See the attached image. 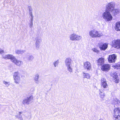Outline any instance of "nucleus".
<instances>
[{"label":"nucleus","mask_w":120,"mask_h":120,"mask_svg":"<svg viewBox=\"0 0 120 120\" xmlns=\"http://www.w3.org/2000/svg\"><path fill=\"white\" fill-rule=\"evenodd\" d=\"M3 57L5 59H10L11 61L16 65L20 66L23 64L22 61L17 60L15 57L12 55H3Z\"/></svg>","instance_id":"1"},{"label":"nucleus","mask_w":120,"mask_h":120,"mask_svg":"<svg viewBox=\"0 0 120 120\" xmlns=\"http://www.w3.org/2000/svg\"><path fill=\"white\" fill-rule=\"evenodd\" d=\"M72 63V60L70 58H67L65 60V64L67 70L70 73L72 72L73 71Z\"/></svg>","instance_id":"2"},{"label":"nucleus","mask_w":120,"mask_h":120,"mask_svg":"<svg viewBox=\"0 0 120 120\" xmlns=\"http://www.w3.org/2000/svg\"><path fill=\"white\" fill-rule=\"evenodd\" d=\"M89 34L90 37L93 38L100 37L103 35L102 33H99L98 31L95 29L90 31L89 32Z\"/></svg>","instance_id":"3"},{"label":"nucleus","mask_w":120,"mask_h":120,"mask_svg":"<svg viewBox=\"0 0 120 120\" xmlns=\"http://www.w3.org/2000/svg\"><path fill=\"white\" fill-rule=\"evenodd\" d=\"M103 18L105 21L109 22L112 20L113 19V17L110 12L106 11L103 13L102 14Z\"/></svg>","instance_id":"4"},{"label":"nucleus","mask_w":120,"mask_h":120,"mask_svg":"<svg viewBox=\"0 0 120 120\" xmlns=\"http://www.w3.org/2000/svg\"><path fill=\"white\" fill-rule=\"evenodd\" d=\"M113 116L115 118V120L116 119L120 120V108H115Z\"/></svg>","instance_id":"5"},{"label":"nucleus","mask_w":120,"mask_h":120,"mask_svg":"<svg viewBox=\"0 0 120 120\" xmlns=\"http://www.w3.org/2000/svg\"><path fill=\"white\" fill-rule=\"evenodd\" d=\"M13 78L14 82L16 84H19L21 80L19 73L18 72H14L13 75Z\"/></svg>","instance_id":"6"},{"label":"nucleus","mask_w":120,"mask_h":120,"mask_svg":"<svg viewBox=\"0 0 120 120\" xmlns=\"http://www.w3.org/2000/svg\"><path fill=\"white\" fill-rule=\"evenodd\" d=\"M115 7V4L114 2H111L108 3L106 6V11L111 12Z\"/></svg>","instance_id":"7"},{"label":"nucleus","mask_w":120,"mask_h":120,"mask_svg":"<svg viewBox=\"0 0 120 120\" xmlns=\"http://www.w3.org/2000/svg\"><path fill=\"white\" fill-rule=\"evenodd\" d=\"M111 45L113 47L117 49H120V39L115 40L113 41Z\"/></svg>","instance_id":"8"},{"label":"nucleus","mask_w":120,"mask_h":120,"mask_svg":"<svg viewBox=\"0 0 120 120\" xmlns=\"http://www.w3.org/2000/svg\"><path fill=\"white\" fill-rule=\"evenodd\" d=\"M33 96H31L29 97H28L27 98L24 99L23 100L22 102V104L24 105H29L30 104V101L33 100Z\"/></svg>","instance_id":"9"},{"label":"nucleus","mask_w":120,"mask_h":120,"mask_svg":"<svg viewBox=\"0 0 120 120\" xmlns=\"http://www.w3.org/2000/svg\"><path fill=\"white\" fill-rule=\"evenodd\" d=\"M101 86L104 88L106 89L107 88L108 85L107 84L106 79L103 78H101Z\"/></svg>","instance_id":"10"},{"label":"nucleus","mask_w":120,"mask_h":120,"mask_svg":"<svg viewBox=\"0 0 120 120\" xmlns=\"http://www.w3.org/2000/svg\"><path fill=\"white\" fill-rule=\"evenodd\" d=\"M111 76L113 78V81H115V83H118L119 82V78L118 77L117 74L116 72L112 74Z\"/></svg>","instance_id":"11"},{"label":"nucleus","mask_w":120,"mask_h":120,"mask_svg":"<svg viewBox=\"0 0 120 120\" xmlns=\"http://www.w3.org/2000/svg\"><path fill=\"white\" fill-rule=\"evenodd\" d=\"M116 57V56L115 54L110 55L108 58V61L110 63L114 62Z\"/></svg>","instance_id":"12"},{"label":"nucleus","mask_w":120,"mask_h":120,"mask_svg":"<svg viewBox=\"0 0 120 120\" xmlns=\"http://www.w3.org/2000/svg\"><path fill=\"white\" fill-rule=\"evenodd\" d=\"M91 65L90 62L87 61L84 63L83 67L85 69L90 70L91 68Z\"/></svg>","instance_id":"13"},{"label":"nucleus","mask_w":120,"mask_h":120,"mask_svg":"<svg viewBox=\"0 0 120 120\" xmlns=\"http://www.w3.org/2000/svg\"><path fill=\"white\" fill-rule=\"evenodd\" d=\"M110 67V66L109 64H105L102 66L101 69L102 71H107L109 70Z\"/></svg>","instance_id":"14"},{"label":"nucleus","mask_w":120,"mask_h":120,"mask_svg":"<svg viewBox=\"0 0 120 120\" xmlns=\"http://www.w3.org/2000/svg\"><path fill=\"white\" fill-rule=\"evenodd\" d=\"M120 10L119 8H114L111 12L112 15L114 16H116L120 12Z\"/></svg>","instance_id":"15"},{"label":"nucleus","mask_w":120,"mask_h":120,"mask_svg":"<svg viewBox=\"0 0 120 120\" xmlns=\"http://www.w3.org/2000/svg\"><path fill=\"white\" fill-rule=\"evenodd\" d=\"M111 103L112 104L116 105H120V100H119L117 98H114L113 100L112 101Z\"/></svg>","instance_id":"16"},{"label":"nucleus","mask_w":120,"mask_h":120,"mask_svg":"<svg viewBox=\"0 0 120 120\" xmlns=\"http://www.w3.org/2000/svg\"><path fill=\"white\" fill-rule=\"evenodd\" d=\"M111 103L112 104L116 105H120V100H119L117 98H114L113 100L112 101Z\"/></svg>","instance_id":"17"},{"label":"nucleus","mask_w":120,"mask_h":120,"mask_svg":"<svg viewBox=\"0 0 120 120\" xmlns=\"http://www.w3.org/2000/svg\"><path fill=\"white\" fill-rule=\"evenodd\" d=\"M39 75L38 74H36L35 75L34 78V82L38 84L40 83V82L39 80Z\"/></svg>","instance_id":"18"},{"label":"nucleus","mask_w":120,"mask_h":120,"mask_svg":"<svg viewBox=\"0 0 120 120\" xmlns=\"http://www.w3.org/2000/svg\"><path fill=\"white\" fill-rule=\"evenodd\" d=\"M108 47V44L105 43L99 46V48L101 50H105Z\"/></svg>","instance_id":"19"},{"label":"nucleus","mask_w":120,"mask_h":120,"mask_svg":"<svg viewBox=\"0 0 120 120\" xmlns=\"http://www.w3.org/2000/svg\"><path fill=\"white\" fill-rule=\"evenodd\" d=\"M82 76L83 78H86L87 79H90L91 76L90 74L87 73H85L83 72L82 73Z\"/></svg>","instance_id":"20"},{"label":"nucleus","mask_w":120,"mask_h":120,"mask_svg":"<svg viewBox=\"0 0 120 120\" xmlns=\"http://www.w3.org/2000/svg\"><path fill=\"white\" fill-rule=\"evenodd\" d=\"M104 59L103 58H99L97 61V63L98 65H102L104 64Z\"/></svg>","instance_id":"21"},{"label":"nucleus","mask_w":120,"mask_h":120,"mask_svg":"<svg viewBox=\"0 0 120 120\" xmlns=\"http://www.w3.org/2000/svg\"><path fill=\"white\" fill-rule=\"evenodd\" d=\"M115 29L116 31H120V22H118L116 23Z\"/></svg>","instance_id":"22"},{"label":"nucleus","mask_w":120,"mask_h":120,"mask_svg":"<svg viewBox=\"0 0 120 120\" xmlns=\"http://www.w3.org/2000/svg\"><path fill=\"white\" fill-rule=\"evenodd\" d=\"M82 37L75 34V41H79L82 39Z\"/></svg>","instance_id":"23"},{"label":"nucleus","mask_w":120,"mask_h":120,"mask_svg":"<svg viewBox=\"0 0 120 120\" xmlns=\"http://www.w3.org/2000/svg\"><path fill=\"white\" fill-rule=\"evenodd\" d=\"M75 33H73L71 34L69 36V39L71 41H75Z\"/></svg>","instance_id":"24"},{"label":"nucleus","mask_w":120,"mask_h":120,"mask_svg":"<svg viewBox=\"0 0 120 120\" xmlns=\"http://www.w3.org/2000/svg\"><path fill=\"white\" fill-rule=\"evenodd\" d=\"M22 112H19L18 114L15 116V117L20 120H23V118L22 117V116L21 115Z\"/></svg>","instance_id":"25"},{"label":"nucleus","mask_w":120,"mask_h":120,"mask_svg":"<svg viewBox=\"0 0 120 120\" xmlns=\"http://www.w3.org/2000/svg\"><path fill=\"white\" fill-rule=\"evenodd\" d=\"M25 51L24 50H17L15 51V53L18 54H22L24 53Z\"/></svg>","instance_id":"26"},{"label":"nucleus","mask_w":120,"mask_h":120,"mask_svg":"<svg viewBox=\"0 0 120 120\" xmlns=\"http://www.w3.org/2000/svg\"><path fill=\"white\" fill-rule=\"evenodd\" d=\"M28 8L29 10V14L31 17H34L32 12L33 10L32 8L30 6H29L28 7Z\"/></svg>","instance_id":"27"},{"label":"nucleus","mask_w":120,"mask_h":120,"mask_svg":"<svg viewBox=\"0 0 120 120\" xmlns=\"http://www.w3.org/2000/svg\"><path fill=\"white\" fill-rule=\"evenodd\" d=\"M100 92L99 93V94L100 97L102 99H103L105 95V93L102 92H101L100 90H99Z\"/></svg>","instance_id":"28"},{"label":"nucleus","mask_w":120,"mask_h":120,"mask_svg":"<svg viewBox=\"0 0 120 120\" xmlns=\"http://www.w3.org/2000/svg\"><path fill=\"white\" fill-rule=\"evenodd\" d=\"M34 17H31L30 20V23H29V27L31 28L33 26V21Z\"/></svg>","instance_id":"29"},{"label":"nucleus","mask_w":120,"mask_h":120,"mask_svg":"<svg viewBox=\"0 0 120 120\" xmlns=\"http://www.w3.org/2000/svg\"><path fill=\"white\" fill-rule=\"evenodd\" d=\"M41 41V39L40 38H36V41L35 43L40 44Z\"/></svg>","instance_id":"30"},{"label":"nucleus","mask_w":120,"mask_h":120,"mask_svg":"<svg viewBox=\"0 0 120 120\" xmlns=\"http://www.w3.org/2000/svg\"><path fill=\"white\" fill-rule=\"evenodd\" d=\"M27 59L29 61L32 60L34 58L33 56L32 55L28 56H27Z\"/></svg>","instance_id":"31"},{"label":"nucleus","mask_w":120,"mask_h":120,"mask_svg":"<svg viewBox=\"0 0 120 120\" xmlns=\"http://www.w3.org/2000/svg\"><path fill=\"white\" fill-rule=\"evenodd\" d=\"M59 62L58 60H57L53 62V64L55 67H56L58 65Z\"/></svg>","instance_id":"32"},{"label":"nucleus","mask_w":120,"mask_h":120,"mask_svg":"<svg viewBox=\"0 0 120 120\" xmlns=\"http://www.w3.org/2000/svg\"><path fill=\"white\" fill-rule=\"evenodd\" d=\"M3 83L7 87H8L10 85V83L9 82H7L4 81H3Z\"/></svg>","instance_id":"33"},{"label":"nucleus","mask_w":120,"mask_h":120,"mask_svg":"<svg viewBox=\"0 0 120 120\" xmlns=\"http://www.w3.org/2000/svg\"><path fill=\"white\" fill-rule=\"evenodd\" d=\"M35 46L36 47V49L37 50H39V49L40 47V44L38 43H35Z\"/></svg>","instance_id":"34"},{"label":"nucleus","mask_w":120,"mask_h":120,"mask_svg":"<svg viewBox=\"0 0 120 120\" xmlns=\"http://www.w3.org/2000/svg\"><path fill=\"white\" fill-rule=\"evenodd\" d=\"M92 50L94 52L96 53H99V51L98 50V49L96 48H93L92 49Z\"/></svg>","instance_id":"35"},{"label":"nucleus","mask_w":120,"mask_h":120,"mask_svg":"<svg viewBox=\"0 0 120 120\" xmlns=\"http://www.w3.org/2000/svg\"><path fill=\"white\" fill-rule=\"evenodd\" d=\"M114 67L117 69H120V64L115 65Z\"/></svg>","instance_id":"36"},{"label":"nucleus","mask_w":120,"mask_h":120,"mask_svg":"<svg viewBox=\"0 0 120 120\" xmlns=\"http://www.w3.org/2000/svg\"><path fill=\"white\" fill-rule=\"evenodd\" d=\"M4 52L3 50L0 49V54H2L4 53Z\"/></svg>","instance_id":"37"},{"label":"nucleus","mask_w":120,"mask_h":120,"mask_svg":"<svg viewBox=\"0 0 120 120\" xmlns=\"http://www.w3.org/2000/svg\"><path fill=\"white\" fill-rule=\"evenodd\" d=\"M98 120H103L102 119H99Z\"/></svg>","instance_id":"38"}]
</instances>
